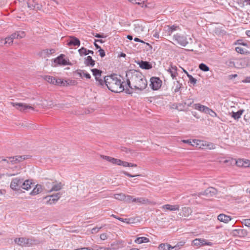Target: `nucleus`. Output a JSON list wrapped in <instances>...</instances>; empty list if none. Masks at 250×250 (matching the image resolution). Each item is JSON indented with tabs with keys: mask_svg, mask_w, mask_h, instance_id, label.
<instances>
[{
	"mask_svg": "<svg viewBox=\"0 0 250 250\" xmlns=\"http://www.w3.org/2000/svg\"><path fill=\"white\" fill-rule=\"evenodd\" d=\"M126 85L133 92V89L143 90L147 85V82L141 72L134 69H130L126 73Z\"/></svg>",
	"mask_w": 250,
	"mask_h": 250,
	"instance_id": "obj_1",
	"label": "nucleus"
},
{
	"mask_svg": "<svg viewBox=\"0 0 250 250\" xmlns=\"http://www.w3.org/2000/svg\"><path fill=\"white\" fill-rule=\"evenodd\" d=\"M104 86L107 87L111 91L115 93H120L124 91L126 94H131L132 91L127 87L126 83L124 85V82L119 79L116 75L113 74L110 76H106L104 78Z\"/></svg>",
	"mask_w": 250,
	"mask_h": 250,
	"instance_id": "obj_2",
	"label": "nucleus"
},
{
	"mask_svg": "<svg viewBox=\"0 0 250 250\" xmlns=\"http://www.w3.org/2000/svg\"><path fill=\"white\" fill-rule=\"evenodd\" d=\"M14 242L22 247H30L40 243V241L39 240H37L34 237L28 238L26 237L16 238L14 239Z\"/></svg>",
	"mask_w": 250,
	"mask_h": 250,
	"instance_id": "obj_3",
	"label": "nucleus"
},
{
	"mask_svg": "<svg viewBox=\"0 0 250 250\" xmlns=\"http://www.w3.org/2000/svg\"><path fill=\"white\" fill-rule=\"evenodd\" d=\"M217 193V190L212 188L210 187L208 188L203 192H201L198 193H195L194 194H192V196H196L198 195L199 197L202 196H205L207 198V199H209L210 197L213 196Z\"/></svg>",
	"mask_w": 250,
	"mask_h": 250,
	"instance_id": "obj_4",
	"label": "nucleus"
},
{
	"mask_svg": "<svg viewBox=\"0 0 250 250\" xmlns=\"http://www.w3.org/2000/svg\"><path fill=\"white\" fill-rule=\"evenodd\" d=\"M248 66H250V59L249 58L245 57L235 60V68L241 69Z\"/></svg>",
	"mask_w": 250,
	"mask_h": 250,
	"instance_id": "obj_5",
	"label": "nucleus"
},
{
	"mask_svg": "<svg viewBox=\"0 0 250 250\" xmlns=\"http://www.w3.org/2000/svg\"><path fill=\"white\" fill-rule=\"evenodd\" d=\"M173 40L177 44L182 46H186L188 44V41L186 36L177 33L173 36Z\"/></svg>",
	"mask_w": 250,
	"mask_h": 250,
	"instance_id": "obj_6",
	"label": "nucleus"
},
{
	"mask_svg": "<svg viewBox=\"0 0 250 250\" xmlns=\"http://www.w3.org/2000/svg\"><path fill=\"white\" fill-rule=\"evenodd\" d=\"M194 144H196V146L200 148L205 149H214L215 148L214 145L210 143L207 145L206 142L199 140L194 139L192 141Z\"/></svg>",
	"mask_w": 250,
	"mask_h": 250,
	"instance_id": "obj_7",
	"label": "nucleus"
},
{
	"mask_svg": "<svg viewBox=\"0 0 250 250\" xmlns=\"http://www.w3.org/2000/svg\"><path fill=\"white\" fill-rule=\"evenodd\" d=\"M91 71L93 73V75L95 77L96 81V83L98 85L101 86L102 87H104V80L101 78L102 75V71L97 68L91 69Z\"/></svg>",
	"mask_w": 250,
	"mask_h": 250,
	"instance_id": "obj_8",
	"label": "nucleus"
},
{
	"mask_svg": "<svg viewBox=\"0 0 250 250\" xmlns=\"http://www.w3.org/2000/svg\"><path fill=\"white\" fill-rule=\"evenodd\" d=\"M149 84L151 88L153 90H158L162 85V82L158 77H153L150 79Z\"/></svg>",
	"mask_w": 250,
	"mask_h": 250,
	"instance_id": "obj_9",
	"label": "nucleus"
},
{
	"mask_svg": "<svg viewBox=\"0 0 250 250\" xmlns=\"http://www.w3.org/2000/svg\"><path fill=\"white\" fill-rule=\"evenodd\" d=\"M65 55L61 54L54 60V62L60 65H72L68 59L64 58Z\"/></svg>",
	"mask_w": 250,
	"mask_h": 250,
	"instance_id": "obj_10",
	"label": "nucleus"
},
{
	"mask_svg": "<svg viewBox=\"0 0 250 250\" xmlns=\"http://www.w3.org/2000/svg\"><path fill=\"white\" fill-rule=\"evenodd\" d=\"M23 179L20 178H14L12 180L10 184L11 188L14 190H17L21 188Z\"/></svg>",
	"mask_w": 250,
	"mask_h": 250,
	"instance_id": "obj_11",
	"label": "nucleus"
},
{
	"mask_svg": "<svg viewBox=\"0 0 250 250\" xmlns=\"http://www.w3.org/2000/svg\"><path fill=\"white\" fill-rule=\"evenodd\" d=\"M231 234L233 236L243 238L247 235L248 231L245 229L240 228L232 230L231 231Z\"/></svg>",
	"mask_w": 250,
	"mask_h": 250,
	"instance_id": "obj_12",
	"label": "nucleus"
},
{
	"mask_svg": "<svg viewBox=\"0 0 250 250\" xmlns=\"http://www.w3.org/2000/svg\"><path fill=\"white\" fill-rule=\"evenodd\" d=\"M11 104L13 106L16 107L17 109L20 110L21 111H24L27 109H32L33 110L34 109L33 107L26 104L13 102L11 103Z\"/></svg>",
	"mask_w": 250,
	"mask_h": 250,
	"instance_id": "obj_13",
	"label": "nucleus"
},
{
	"mask_svg": "<svg viewBox=\"0 0 250 250\" xmlns=\"http://www.w3.org/2000/svg\"><path fill=\"white\" fill-rule=\"evenodd\" d=\"M29 155H17L13 157H10L9 159L13 164H16L19 162L23 161V160L28 159Z\"/></svg>",
	"mask_w": 250,
	"mask_h": 250,
	"instance_id": "obj_14",
	"label": "nucleus"
},
{
	"mask_svg": "<svg viewBox=\"0 0 250 250\" xmlns=\"http://www.w3.org/2000/svg\"><path fill=\"white\" fill-rule=\"evenodd\" d=\"M67 44L68 46H80V41L79 39L74 36H70V40L68 41Z\"/></svg>",
	"mask_w": 250,
	"mask_h": 250,
	"instance_id": "obj_15",
	"label": "nucleus"
},
{
	"mask_svg": "<svg viewBox=\"0 0 250 250\" xmlns=\"http://www.w3.org/2000/svg\"><path fill=\"white\" fill-rule=\"evenodd\" d=\"M137 63L142 69L148 70L152 67V64L147 61H138Z\"/></svg>",
	"mask_w": 250,
	"mask_h": 250,
	"instance_id": "obj_16",
	"label": "nucleus"
},
{
	"mask_svg": "<svg viewBox=\"0 0 250 250\" xmlns=\"http://www.w3.org/2000/svg\"><path fill=\"white\" fill-rule=\"evenodd\" d=\"M193 107L200 111L206 113L209 111V108L205 105H202L200 104H193Z\"/></svg>",
	"mask_w": 250,
	"mask_h": 250,
	"instance_id": "obj_17",
	"label": "nucleus"
},
{
	"mask_svg": "<svg viewBox=\"0 0 250 250\" xmlns=\"http://www.w3.org/2000/svg\"><path fill=\"white\" fill-rule=\"evenodd\" d=\"M162 208L164 209L168 210L170 211H175L179 210V206L178 205H171L166 204L162 207Z\"/></svg>",
	"mask_w": 250,
	"mask_h": 250,
	"instance_id": "obj_18",
	"label": "nucleus"
},
{
	"mask_svg": "<svg viewBox=\"0 0 250 250\" xmlns=\"http://www.w3.org/2000/svg\"><path fill=\"white\" fill-rule=\"evenodd\" d=\"M192 244L193 245H195V246H204V245H208V246H210L211 245V243L210 242H208V243H206L205 242V240H204V239H196L195 240H194L193 241H192Z\"/></svg>",
	"mask_w": 250,
	"mask_h": 250,
	"instance_id": "obj_19",
	"label": "nucleus"
},
{
	"mask_svg": "<svg viewBox=\"0 0 250 250\" xmlns=\"http://www.w3.org/2000/svg\"><path fill=\"white\" fill-rule=\"evenodd\" d=\"M25 36V33L24 31H18L14 33H13L11 36L13 40L16 39H21L24 37Z\"/></svg>",
	"mask_w": 250,
	"mask_h": 250,
	"instance_id": "obj_20",
	"label": "nucleus"
},
{
	"mask_svg": "<svg viewBox=\"0 0 250 250\" xmlns=\"http://www.w3.org/2000/svg\"><path fill=\"white\" fill-rule=\"evenodd\" d=\"M167 71L170 74L173 79H175L178 75L177 68L176 66H171Z\"/></svg>",
	"mask_w": 250,
	"mask_h": 250,
	"instance_id": "obj_21",
	"label": "nucleus"
},
{
	"mask_svg": "<svg viewBox=\"0 0 250 250\" xmlns=\"http://www.w3.org/2000/svg\"><path fill=\"white\" fill-rule=\"evenodd\" d=\"M132 202H136L139 204H146L150 203L147 199L143 197L134 198L132 199Z\"/></svg>",
	"mask_w": 250,
	"mask_h": 250,
	"instance_id": "obj_22",
	"label": "nucleus"
},
{
	"mask_svg": "<svg viewBox=\"0 0 250 250\" xmlns=\"http://www.w3.org/2000/svg\"><path fill=\"white\" fill-rule=\"evenodd\" d=\"M84 63L86 66L93 67L95 65V61L92 59L91 56H88L84 58Z\"/></svg>",
	"mask_w": 250,
	"mask_h": 250,
	"instance_id": "obj_23",
	"label": "nucleus"
},
{
	"mask_svg": "<svg viewBox=\"0 0 250 250\" xmlns=\"http://www.w3.org/2000/svg\"><path fill=\"white\" fill-rule=\"evenodd\" d=\"M244 111V110L243 109L239 110L237 112L232 111L231 113V116L235 120H238L241 118V116L243 113Z\"/></svg>",
	"mask_w": 250,
	"mask_h": 250,
	"instance_id": "obj_24",
	"label": "nucleus"
},
{
	"mask_svg": "<svg viewBox=\"0 0 250 250\" xmlns=\"http://www.w3.org/2000/svg\"><path fill=\"white\" fill-rule=\"evenodd\" d=\"M42 190V186L41 185H37L33 188L32 191L30 193L31 195H36L41 192Z\"/></svg>",
	"mask_w": 250,
	"mask_h": 250,
	"instance_id": "obj_25",
	"label": "nucleus"
},
{
	"mask_svg": "<svg viewBox=\"0 0 250 250\" xmlns=\"http://www.w3.org/2000/svg\"><path fill=\"white\" fill-rule=\"evenodd\" d=\"M31 184L32 182L30 180H26L24 182H22L21 188L24 189L28 190L31 188Z\"/></svg>",
	"mask_w": 250,
	"mask_h": 250,
	"instance_id": "obj_26",
	"label": "nucleus"
},
{
	"mask_svg": "<svg viewBox=\"0 0 250 250\" xmlns=\"http://www.w3.org/2000/svg\"><path fill=\"white\" fill-rule=\"evenodd\" d=\"M231 218L230 216L225 215L223 213H220V222H223L225 223H228L230 221Z\"/></svg>",
	"mask_w": 250,
	"mask_h": 250,
	"instance_id": "obj_27",
	"label": "nucleus"
},
{
	"mask_svg": "<svg viewBox=\"0 0 250 250\" xmlns=\"http://www.w3.org/2000/svg\"><path fill=\"white\" fill-rule=\"evenodd\" d=\"M62 188V185L61 183H59L57 184H54L53 183L52 187L49 189H47L48 192H52L53 191H58L60 190Z\"/></svg>",
	"mask_w": 250,
	"mask_h": 250,
	"instance_id": "obj_28",
	"label": "nucleus"
},
{
	"mask_svg": "<svg viewBox=\"0 0 250 250\" xmlns=\"http://www.w3.org/2000/svg\"><path fill=\"white\" fill-rule=\"evenodd\" d=\"M222 61L223 63H225L227 66L235 68V61H234L232 59H229V60L226 61V60L222 59Z\"/></svg>",
	"mask_w": 250,
	"mask_h": 250,
	"instance_id": "obj_29",
	"label": "nucleus"
},
{
	"mask_svg": "<svg viewBox=\"0 0 250 250\" xmlns=\"http://www.w3.org/2000/svg\"><path fill=\"white\" fill-rule=\"evenodd\" d=\"M235 50L236 52L240 53L241 54H250V52L247 49L242 47L241 46L236 47L235 48Z\"/></svg>",
	"mask_w": 250,
	"mask_h": 250,
	"instance_id": "obj_30",
	"label": "nucleus"
},
{
	"mask_svg": "<svg viewBox=\"0 0 250 250\" xmlns=\"http://www.w3.org/2000/svg\"><path fill=\"white\" fill-rule=\"evenodd\" d=\"M27 5L28 7L31 9H34L36 7L39 8L36 0H28Z\"/></svg>",
	"mask_w": 250,
	"mask_h": 250,
	"instance_id": "obj_31",
	"label": "nucleus"
},
{
	"mask_svg": "<svg viewBox=\"0 0 250 250\" xmlns=\"http://www.w3.org/2000/svg\"><path fill=\"white\" fill-rule=\"evenodd\" d=\"M174 84L175 86V88L174 89V92L175 93H177L180 91L182 88H183V84L182 83H180L179 81H176L174 82Z\"/></svg>",
	"mask_w": 250,
	"mask_h": 250,
	"instance_id": "obj_32",
	"label": "nucleus"
},
{
	"mask_svg": "<svg viewBox=\"0 0 250 250\" xmlns=\"http://www.w3.org/2000/svg\"><path fill=\"white\" fill-rule=\"evenodd\" d=\"M119 166H123L125 167H136L137 165L135 164H132L130 163H128L126 161H123L120 160V163H119Z\"/></svg>",
	"mask_w": 250,
	"mask_h": 250,
	"instance_id": "obj_33",
	"label": "nucleus"
},
{
	"mask_svg": "<svg viewBox=\"0 0 250 250\" xmlns=\"http://www.w3.org/2000/svg\"><path fill=\"white\" fill-rule=\"evenodd\" d=\"M149 242L148 238L145 237H138L135 240V242L137 244H142L143 243H147Z\"/></svg>",
	"mask_w": 250,
	"mask_h": 250,
	"instance_id": "obj_34",
	"label": "nucleus"
},
{
	"mask_svg": "<svg viewBox=\"0 0 250 250\" xmlns=\"http://www.w3.org/2000/svg\"><path fill=\"white\" fill-rule=\"evenodd\" d=\"M191 212H192L191 209L189 208L184 207L182 208L183 215L185 217L188 216L190 214H191Z\"/></svg>",
	"mask_w": 250,
	"mask_h": 250,
	"instance_id": "obj_35",
	"label": "nucleus"
},
{
	"mask_svg": "<svg viewBox=\"0 0 250 250\" xmlns=\"http://www.w3.org/2000/svg\"><path fill=\"white\" fill-rule=\"evenodd\" d=\"M56 78L51 76L45 75L43 77V79L48 83L54 84Z\"/></svg>",
	"mask_w": 250,
	"mask_h": 250,
	"instance_id": "obj_36",
	"label": "nucleus"
},
{
	"mask_svg": "<svg viewBox=\"0 0 250 250\" xmlns=\"http://www.w3.org/2000/svg\"><path fill=\"white\" fill-rule=\"evenodd\" d=\"M171 246L167 243H162L159 245V248L161 250H170Z\"/></svg>",
	"mask_w": 250,
	"mask_h": 250,
	"instance_id": "obj_37",
	"label": "nucleus"
},
{
	"mask_svg": "<svg viewBox=\"0 0 250 250\" xmlns=\"http://www.w3.org/2000/svg\"><path fill=\"white\" fill-rule=\"evenodd\" d=\"M13 42V40L11 36L6 37L4 40L2 39L1 41V43H3V44H8L9 45L12 44Z\"/></svg>",
	"mask_w": 250,
	"mask_h": 250,
	"instance_id": "obj_38",
	"label": "nucleus"
},
{
	"mask_svg": "<svg viewBox=\"0 0 250 250\" xmlns=\"http://www.w3.org/2000/svg\"><path fill=\"white\" fill-rule=\"evenodd\" d=\"M114 198L117 200L124 201L125 198V195L122 193L116 194L114 195Z\"/></svg>",
	"mask_w": 250,
	"mask_h": 250,
	"instance_id": "obj_39",
	"label": "nucleus"
},
{
	"mask_svg": "<svg viewBox=\"0 0 250 250\" xmlns=\"http://www.w3.org/2000/svg\"><path fill=\"white\" fill-rule=\"evenodd\" d=\"M199 68L200 70L204 72H207L209 70V68L206 64L201 63L199 65Z\"/></svg>",
	"mask_w": 250,
	"mask_h": 250,
	"instance_id": "obj_40",
	"label": "nucleus"
},
{
	"mask_svg": "<svg viewBox=\"0 0 250 250\" xmlns=\"http://www.w3.org/2000/svg\"><path fill=\"white\" fill-rule=\"evenodd\" d=\"M65 83L66 82H64L62 79H55L54 84L58 85H62L64 86Z\"/></svg>",
	"mask_w": 250,
	"mask_h": 250,
	"instance_id": "obj_41",
	"label": "nucleus"
},
{
	"mask_svg": "<svg viewBox=\"0 0 250 250\" xmlns=\"http://www.w3.org/2000/svg\"><path fill=\"white\" fill-rule=\"evenodd\" d=\"M234 44H235V45L238 44V45H243V46H246L247 47H249V45H248V43L247 42H244L243 41V40H237L235 42Z\"/></svg>",
	"mask_w": 250,
	"mask_h": 250,
	"instance_id": "obj_42",
	"label": "nucleus"
},
{
	"mask_svg": "<svg viewBox=\"0 0 250 250\" xmlns=\"http://www.w3.org/2000/svg\"><path fill=\"white\" fill-rule=\"evenodd\" d=\"M78 52L81 56L87 55V49L84 47H82L78 50Z\"/></svg>",
	"mask_w": 250,
	"mask_h": 250,
	"instance_id": "obj_43",
	"label": "nucleus"
},
{
	"mask_svg": "<svg viewBox=\"0 0 250 250\" xmlns=\"http://www.w3.org/2000/svg\"><path fill=\"white\" fill-rule=\"evenodd\" d=\"M187 76L189 78V82L191 84L195 85L196 83L197 80L194 78L191 75L187 74Z\"/></svg>",
	"mask_w": 250,
	"mask_h": 250,
	"instance_id": "obj_44",
	"label": "nucleus"
},
{
	"mask_svg": "<svg viewBox=\"0 0 250 250\" xmlns=\"http://www.w3.org/2000/svg\"><path fill=\"white\" fill-rule=\"evenodd\" d=\"M179 28L178 26L172 25L171 26H168L167 32L169 34H170L174 31L176 30L177 28Z\"/></svg>",
	"mask_w": 250,
	"mask_h": 250,
	"instance_id": "obj_45",
	"label": "nucleus"
},
{
	"mask_svg": "<svg viewBox=\"0 0 250 250\" xmlns=\"http://www.w3.org/2000/svg\"><path fill=\"white\" fill-rule=\"evenodd\" d=\"M64 82H66L64 83V86L75 85L76 83V82L75 80H68L64 81Z\"/></svg>",
	"mask_w": 250,
	"mask_h": 250,
	"instance_id": "obj_46",
	"label": "nucleus"
},
{
	"mask_svg": "<svg viewBox=\"0 0 250 250\" xmlns=\"http://www.w3.org/2000/svg\"><path fill=\"white\" fill-rule=\"evenodd\" d=\"M184 244H185L184 242H182V241L179 242V243H177V244L176 245H175V246H174L173 247H171V249H174V250H177L179 249L181 246H183L184 245Z\"/></svg>",
	"mask_w": 250,
	"mask_h": 250,
	"instance_id": "obj_47",
	"label": "nucleus"
},
{
	"mask_svg": "<svg viewBox=\"0 0 250 250\" xmlns=\"http://www.w3.org/2000/svg\"><path fill=\"white\" fill-rule=\"evenodd\" d=\"M133 4H137L141 5L142 2H144L145 0H128Z\"/></svg>",
	"mask_w": 250,
	"mask_h": 250,
	"instance_id": "obj_48",
	"label": "nucleus"
},
{
	"mask_svg": "<svg viewBox=\"0 0 250 250\" xmlns=\"http://www.w3.org/2000/svg\"><path fill=\"white\" fill-rule=\"evenodd\" d=\"M110 162L113 164L119 165V163H120V159L111 157Z\"/></svg>",
	"mask_w": 250,
	"mask_h": 250,
	"instance_id": "obj_49",
	"label": "nucleus"
},
{
	"mask_svg": "<svg viewBox=\"0 0 250 250\" xmlns=\"http://www.w3.org/2000/svg\"><path fill=\"white\" fill-rule=\"evenodd\" d=\"M193 99H188L185 103V104L187 105L188 106H192L193 107Z\"/></svg>",
	"mask_w": 250,
	"mask_h": 250,
	"instance_id": "obj_50",
	"label": "nucleus"
},
{
	"mask_svg": "<svg viewBox=\"0 0 250 250\" xmlns=\"http://www.w3.org/2000/svg\"><path fill=\"white\" fill-rule=\"evenodd\" d=\"M118 220H119L123 222L126 223L127 224L130 223V219H129V218H122L119 217V218H118Z\"/></svg>",
	"mask_w": 250,
	"mask_h": 250,
	"instance_id": "obj_51",
	"label": "nucleus"
},
{
	"mask_svg": "<svg viewBox=\"0 0 250 250\" xmlns=\"http://www.w3.org/2000/svg\"><path fill=\"white\" fill-rule=\"evenodd\" d=\"M242 223L244 224L246 226L250 227V218L243 220Z\"/></svg>",
	"mask_w": 250,
	"mask_h": 250,
	"instance_id": "obj_52",
	"label": "nucleus"
},
{
	"mask_svg": "<svg viewBox=\"0 0 250 250\" xmlns=\"http://www.w3.org/2000/svg\"><path fill=\"white\" fill-rule=\"evenodd\" d=\"M236 164L238 167H242L244 166V160L240 159L236 162Z\"/></svg>",
	"mask_w": 250,
	"mask_h": 250,
	"instance_id": "obj_53",
	"label": "nucleus"
},
{
	"mask_svg": "<svg viewBox=\"0 0 250 250\" xmlns=\"http://www.w3.org/2000/svg\"><path fill=\"white\" fill-rule=\"evenodd\" d=\"M133 199V196L131 195H125V198L124 200L125 201L130 202L131 201L132 202V199Z\"/></svg>",
	"mask_w": 250,
	"mask_h": 250,
	"instance_id": "obj_54",
	"label": "nucleus"
},
{
	"mask_svg": "<svg viewBox=\"0 0 250 250\" xmlns=\"http://www.w3.org/2000/svg\"><path fill=\"white\" fill-rule=\"evenodd\" d=\"M62 194H61L60 192L59 193H57L56 194H52V195H51V197H52L54 199H57V201L60 199V198L61 197V196Z\"/></svg>",
	"mask_w": 250,
	"mask_h": 250,
	"instance_id": "obj_55",
	"label": "nucleus"
},
{
	"mask_svg": "<svg viewBox=\"0 0 250 250\" xmlns=\"http://www.w3.org/2000/svg\"><path fill=\"white\" fill-rule=\"evenodd\" d=\"M244 166L243 167H250V161L248 160H244Z\"/></svg>",
	"mask_w": 250,
	"mask_h": 250,
	"instance_id": "obj_56",
	"label": "nucleus"
},
{
	"mask_svg": "<svg viewBox=\"0 0 250 250\" xmlns=\"http://www.w3.org/2000/svg\"><path fill=\"white\" fill-rule=\"evenodd\" d=\"M205 113L209 114L212 117H215V116H217L216 113L215 112H214L213 110L210 109V108H209V111L208 112H208H206Z\"/></svg>",
	"mask_w": 250,
	"mask_h": 250,
	"instance_id": "obj_57",
	"label": "nucleus"
},
{
	"mask_svg": "<svg viewBox=\"0 0 250 250\" xmlns=\"http://www.w3.org/2000/svg\"><path fill=\"white\" fill-rule=\"evenodd\" d=\"M182 142L184 143L188 144L190 146H194L195 145H196L195 144H192L190 140H182Z\"/></svg>",
	"mask_w": 250,
	"mask_h": 250,
	"instance_id": "obj_58",
	"label": "nucleus"
},
{
	"mask_svg": "<svg viewBox=\"0 0 250 250\" xmlns=\"http://www.w3.org/2000/svg\"><path fill=\"white\" fill-rule=\"evenodd\" d=\"M52 198V197H51V195L47 196L45 197V199L47 200L46 203L47 204H50V205L52 204V201H51Z\"/></svg>",
	"mask_w": 250,
	"mask_h": 250,
	"instance_id": "obj_59",
	"label": "nucleus"
},
{
	"mask_svg": "<svg viewBox=\"0 0 250 250\" xmlns=\"http://www.w3.org/2000/svg\"><path fill=\"white\" fill-rule=\"evenodd\" d=\"M123 173L127 176L128 177H136V176H142V175H131V174L126 172V171H124L123 172Z\"/></svg>",
	"mask_w": 250,
	"mask_h": 250,
	"instance_id": "obj_60",
	"label": "nucleus"
},
{
	"mask_svg": "<svg viewBox=\"0 0 250 250\" xmlns=\"http://www.w3.org/2000/svg\"><path fill=\"white\" fill-rule=\"evenodd\" d=\"M99 52L100 53V56L102 57V58H103L105 56V52H104V50L102 48H100L99 50Z\"/></svg>",
	"mask_w": 250,
	"mask_h": 250,
	"instance_id": "obj_61",
	"label": "nucleus"
},
{
	"mask_svg": "<svg viewBox=\"0 0 250 250\" xmlns=\"http://www.w3.org/2000/svg\"><path fill=\"white\" fill-rule=\"evenodd\" d=\"M101 157L102 159H103L107 161H108L109 162H110V159L111 158V157L108 156H105V155H101Z\"/></svg>",
	"mask_w": 250,
	"mask_h": 250,
	"instance_id": "obj_62",
	"label": "nucleus"
},
{
	"mask_svg": "<svg viewBox=\"0 0 250 250\" xmlns=\"http://www.w3.org/2000/svg\"><path fill=\"white\" fill-rule=\"evenodd\" d=\"M53 182L51 183V182H48L46 183L45 186L47 188V189H46V190H47V189H50V188L52 187V186L53 185Z\"/></svg>",
	"mask_w": 250,
	"mask_h": 250,
	"instance_id": "obj_63",
	"label": "nucleus"
},
{
	"mask_svg": "<svg viewBox=\"0 0 250 250\" xmlns=\"http://www.w3.org/2000/svg\"><path fill=\"white\" fill-rule=\"evenodd\" d=\"M101 228H102V227H100V228L95 227V228H94L92 229L91 232H92V233H97V232H98L99 231V230Z\"/></svg>",
	"mask_w": 250,
	"mask_h": 250,
	"instance_id": "obj_64",
	"label": "nucleus"
}]
</instances>
